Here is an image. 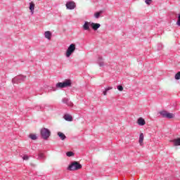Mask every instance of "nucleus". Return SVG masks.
I'll use <instances>...</instances> for the list:
<instances>
[{"label":"nucleus","instance_id":"nucleus-1","mask_svg":"<svg viewBox=\"0 0 180 180\" xmlns=\"http://www.w3.org/2000/svg\"><path fill=\"white\" fill-rule=\"evenodd\" d=\"M71 81L70 79H66L63 82H58L56 84V86H53L51 91H56L57 89H61L63 88H67L71 86Z\"/></svg>","mask_w":180,"mask_h":180},{"label":"nucleus","instance_id":"nucleus-2","mask_svg":"<svg viewBox=\"0 0 180 180\" xmlns=\"http://www.w3.org/2000/svg\"><path fill=\"white\" fill-rule=\"evenodd\" d=\"M82 168V165L79 164V162L77 161L72 162L69 166L68 167V171H78V169H81Z\"/></svg>","mask_w":180,"mask_h":180},{"label":"nucleus","instance_id":"nucleus-3","mask_svg":"<svg viewBox=\"0 0 180 180\" xmlns=\"http://www.w3.org/2000/svg\"><path fill=\"white\" fill-rule=\"evenodd\" d=\"M41 137L44 139V140H47L50 136H51V131H49L47 128H42L41 129Z\"/></svg>","mask_w":180,"mask_h":180},{"label":"nucleus","instance_id":"nucleus-4","mask_svg":"<svg viewBox=\"0 0 180 180\" xmlns=\"http://www.w3.org/2000/svg\"><path fill=\"white\" fill-rule=\"evenodd\" d=\"M75 44H72L68 46L65 53V56L67 57V58L71 57V55L74 53V51H75Z\"/></svg>","mask_w":180,"mask_h":180},{"label":"nucleus","instance_id":"nucleus-5","mask_svg":"<svg viewBox=\"0 0 180 180\" xmlns=\"http://www.w3.org/2000/svg\"><path fill=\"white\" fill-rule=\"evenodd\" d=\"M25 79L26 76L18 75L12 79V82L13 84H20V82H23Z\"/></svg>","mask_w":180,"mask_h":180},{"label":"nucleus","instance_id":"nucleus-6","mask_svg":"<svg viewBox=\"0 0 180 180\" xmlns=\"http://www.w3.org/2000/svg\"><path fill=\"white\" fill-rule=\"evenodd\" d=\"M160 115H161L162 117H166L167 119H174V117H175V115L167 111H161L160 112Z\"/></svg>","mask_w":180,"mask_h":180},{"label":"nucleus","instance_id":"nucleus-7","mask_svg":"<svg viewBox=\"0 0 180 180\" xmlns=\"http://www.w3.org/2000/svg\"><path fill=\"white\" fill-rule=\"evenodd\" d=\"M75 6H76L75 2L74 1H68L66 3V8L70 11H72V9H75Z\"/></svg>","mask_w":180,"mask_h":180},{"label":"nucleus","instance_id":"nucleus-8","mask_svg":"<svg viewBox=\"0 0 180 180\" xmlns=\"http://www.w3.org/2000/svg\"><path fill=\"white\" fill-rule=\"evenodd\" d=\"M62 102L63 103H65V105H67L68 106H70V107L74 106V104L70 101V99L67 98H63Z\"/></svg>","mask_w":180,"mask_h":180},{"label":"nucleus","instance_id":"nucleus-9","mask_svg":"<svg viewBox=\"0 0 180 180\" xmlns=\"http://www.w3.org/2000/svg\"><path fill=\"white\" fill-rule=\"evenodd\" d=\"M91 22L85 21L84 24L83 25L84 30H91L89 26H91Z\"/></svg>","mask_w":180,"mask_h":180},{"label":"nucleus","instance_id":"nucleus-10","mask_svg":"<svg viewBox=\"0 0 180 180\" xmlns=\"http://www.w3.org/2000/svg\"><path fill=\"white\" fill-rule=\"evenodd\" d=\"M91 27L93 29V30L96 31L99 29V27H101V24L91 22Z\"/></svg>","mask_w":180,"mask_h":180},{"label":"nucleus","instance_id":"nucleus-11","mask_svg":"<svg viewBox=\"0 0 180 180\" xmlns=\"http://www.w3.org/2000/svg\"><path fill=\"white\" fill-rule=\"evenodd\" d=\"M63 117L67 122H72V116L70 115V114H65Z\"/></svg>","mask_w":180,"mask_h":180},{"label":"nucleus","instance_id":"nucleus-12","mask_svg":"<svg viewBox=\"0 0 180 180\" xmlns=\"http://www.w3.org/2000/svg\"><path fill=\"white\" fill-rule=\"evenodd\" d=\"M137 123L139 126H144L146 124V120L143 118L140 117L138 119Z\"/></svg>","mask_w":180,"mask_h":180},{"label":"nucleus","instance_id":"nucleus-13","mask_svg":"<svg viewBox=\"0 0 180 180\" xmlns=\"http://www.w3.org/2000/svg\"><path fill=\"white\" fill-rule=\"evenodd\" d=\"M29 8L32 15H33V13H34V3L30 2Z\"/></svg>","mask_w":180,"mask_h":180},{"label":"nucleus","instance_id":"nucleus-14","mask_svg":"<svg viewBox=\"0 0 180 180\" xmlns=\"http://www.w3.org/2000/svg\"><path fill=\"white\" fill-rule=\"evenodd\" d=\"M44 36L48 40H51V32L50 31L45 32Z\"/></svg>","mask_w":180,"mask_h":180},{"label":"nucleus","instance_id":"nucleus-15","mask_svg":"<svg viewBox=\"0 0 180 180\" xmlns=\"http://www.w3.org/2000/svg\"><path fill=\"white\" fill-rule=\"evenodd\" d=\"M58 136L60 137V140H65L67 139V136H65V134H64L63 132L58 131Z\"/></svg>","mask_w":180,"mask_h":180},{"label":"nucleus","instance_id":"nucleus-16","mask_svg":"<svg viewBox=\"0 0 180 180\" xmlns=\"http://www.w3.org/2000/svg\"><path fill=\"white\" fill-rule=\"evenodd\" d=\"M98 64L100 65V67H103L104 63H103V58L102 57H98V59L97 60Z\"/></svg>","mask_w":180,"mask_h":180},{"label":"nucleus","instance_id":"nucleus-17","mask_svg":"<svg viewBox=\"0 0 180 180\" xmlns=\"http://www.w3.org/2000/svg\"><path fill=\"white\" fill-rule=\"evenodd\" d=\"M174 146H180V138H178L176 139H174L173 141Z\"/></svg>","mask_w":180,"mask_h":180},{"label":"nucleus","instance_id":"nucleus-18","mask_svg":"<svg viewBox=\"0 0 180 180\" xmlns=\"http://www.w3.org/2000/svg\"><path fill=\"white\" fill-rule=\"evenodd\" d=\"M144 141V134L143 133L140 134L139 136V143L141 144Z\"/></svg>","mask_w":180,"mask_h":180},{"label":"nucleus","instance_id":"nucleus-19","mask_svg":"<svg viewBox=\"0 0 180 180\" xmlns=\"http://www.w3.org/2000/svg\"><path fill=\"white\" fill-rule=\"evenodd\" d=\"M29 137L31 140H37V136L34 134H30Z\"/></svg>","mask_w":180,"mask_h":180},{"label":"nucleus","instance_id":"nucleus-20","mask_svg":"<svg viewBox=\"0 0 180 180\" xmlns=\"http://www.w3.org/2000/svg\"><path fill=\"white\" fill-rule=\"evenodd\" d=\"M38 160H44V154L39 153L38 154Z\"/></svg>","mask_w":180,"mask_h":180},{"label":"nucleus","instance_id":"nucleus-21","mask_svg":"<svg viewBox=\"0 0 180 180\" xmlns=\"http://www.w3.org/2000/svg\"><path fill=\"white\" fill-rule=\"evenodd\" d=\"M102 13V11L97 12L94 14V16L96 19H99V16H101V14Z\"/></svg>","mask_w":180,"mask_h":180},{"label":"nucleus","instance_id":"nucleus-22","mask_svg":"<svg viewBox=\"0 0 180 180\" xmlns=\"http://www.w3.org/2000/svg\"><path fill=\"white\" fill-rule=\"evenodd\" d=\"M110 89H112V87H108L105 89V91L103 92L104 96L107 95L108 91H110Z\"/></svg>","mask_w":180,"mask_h":180},{"label":"nucleus","instance_id":"nucleus-23","mask_svg":"<svg viewBox=\"0 0 180 180\" xmlns=\"http://www.w3.org/2000/svg\"><path fill=\"white\" fill-rule=\"evenodd\" d=\"M66 155H67V157H73L74 153L72 151H68L66 153Z\"/></svg>","mask_w":180,"mask_h":180},{"label":"nucleus","instance_id":"nucleus-24","mask_svg":"<svg viewBox=\"0 0 180 180\" xmlns=\"http://www.w3.org/2000/svg\"><path fill=\"white\" fill-rule=\"evenodd\" d=\"M175 79H180V72H178L175 76H174Z\"/></svg>","mask_w":180,"mask_h":180},{"label":"nucleus","instance_id":"nucleus-25","mask_svg":"<svg viewBox=\"0 0 180 180\" xmlns=\"http://www.w3.org/2000/svg\"><path fill=\"white\" fill-rule=\"evenodd\" d=\"M176 25L180 26V14H178V20L176 22Z\"/></svg>","mask_w":180,"mask_h":180},{"label":"nucleus","instance_id":"nucleus-26","mask_svg":"<svg viewBox=\"0 0 180 180\" xmlns=\"http://www.w3.org/2000/svg\"><path fill=\"white\" fill-rule=\"evenodd\" d=\"M146 5H151L152 0H145Z\"/></svg>","mask_w":180,"mask_h":180},{"label":"nucleus","instance_id":"nucleus-27","mask_svg":"<svg viewBox=\"0 0 180 180\" xmlns=\"http://www.w3.org/2000/svg\"><path fill=\"white\" fill-rule=\"evenodd\" d=\"M117 88L118 91H123V86L122 85L117 86Z\"/></svg>","mask_w":180,"mask_h":180},{"label":"nucleus","instance_id":"nucleus-28","mask_svg":"<svg viewBox=\"0 0 180 180\" xmlns=\"http://www.w3.org/2000/svg\"><path fill=\"white\" fill-rule=\"evenodd\" d=\"M22 159L25 161H27V160H29V156L25 155L23 157H22Z\"/></svg>","mask_w":180,"mask_h":180},{"label":"nucleus","instance_id":"nucleus-29","mask_svg":"<svg viewBox=\"0 0 180 180\" xmlns=\"http://www.w3.org/2000/svg\"><path fill=\"white\" fill-rule=\"evenodd\" d=\"M158 50H162V44H158Z\"/></svg>","mask_w":180,"mask_h":180}]
</instances>
